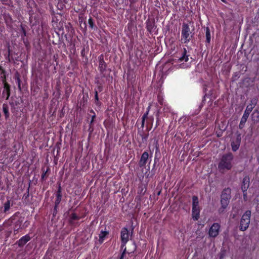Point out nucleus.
I'll return each mask as SVG.
<instances>
[{
	"instance_id": "9d476101",
	"label": "nucleus",
	"mask_w": 259,
	"mask_h": 259,
	"mask_svg": "<svg viewBox=\"0 0 259 259\" xmlns=\"http://www.w3.org/2000/svg\"><path fill=\"white\" fill-rule=\"evenodd\" d=\"M149 156V155L147 151H144L142 153L141 158L138 162V165L139 167H143L146 165Z\"/></svg>"
},
{
	"instance_id": "13d9d810",
	"label": "nucleus",
	"mask_w": 259,
	"mask_h": 259,
	"mask_svg": "<svg viewBox=\"0 0 259 259\" xmlns=\"http://www.w3.org/2000/svg\"><path fill=\"white\" fill-rule=\"evenodd\" d=\"M152 152H151V157L152 156Z\"/></svg>"
},
{
	"instance_id": "3c124183",
	"label": "nucleus",
	"mask_w": 259,
	"mask_h": 259,
	"mask_svg": "<svg viewBox=\"0 0 259 259\" xmlns=\"http://www.w3.org/2000/svg\"><path fill=\"white\" fill-rule=\"evenodd\" d=\"M150 109H151V105L150 104V105L148 106V107L147 108L146 111H147V112H149V111H150Z\"/></svg>"
},
{
	"instance_id": "0eeeda50",
	"label": "nucleus",
	"mask_w": 259,
	"mask_h": 259,
	"mask_svg": "<svg viewBox=\"0 0 259 259\" xmlns=\"http://www.w3.org/2000/svg\"><path fill=\"white\" fill-rule=\"evenodd\" d=\"M128 231L126 228H123L121 231V248L125 246V244L128 240Z\"/></svg>"
},
{
	"instance_id": "c03bdc74",
	"label": "nucleus",
	"mask_w": 259,
	"mask_h": 259,
	"mask_svg": "<svg viewBox=\"0 0 259 259\" xmlns=\"http://www.w3.org/2000/svg\"><path fill=\"white\" fill-rule=\"evenodd\" d=\"M125 252H126V247H124L123 251V252L121 255V256L120 257V259H123V257H124V254L125 253Z\"/></svg>"
},
{
	"instance_id": "ea45409f",
	"label": "nucleus",
	"mask_w": 259,
	"mask_h": 259,
	"mask_svg": "<svg viewBox=\"0 0 259 259\" xmlns=\"http://www.w3.org/2000/svg\"><path fill=\"white\" fill-rule=\"evenodd\" d=\"M88 131L89 132V137H90L94 131L93 125H89V127L88 130Z\"/></svg>"
},
{
	"instance_id": "5701e85b",
	"label": "nucleus",
	"mask_w": 259,
	"mask_h": 259,
	"mask_svg": "<svg viewBox=\"0 0 259 259\" xmlns=\"http://www.w3.org/2000/svg\"><path fill=\"white\" fill-rule=\"evenodd\" d=\"M257 101L258 99L257 97H254L252 98L250 101V103L247 106H249V107H251V108L253 109L256 105L257 103Z\"/></svg>"
},
{
	"instance_id": "ddd939ff",
	"label": "nucleus",
	"mask_w": 259,
	"mask_h": 259,
	"mask_svg": "<svg viewBox=\"0 0 259 259\" xmlns=\"http://www.w3.org/2000/svg\"><path fill=\"white\" fill-rule=\"evenodd\" d=\"M250 185V178L248 176H245L242 179L241 184L242 190L247 191Z\"/></svg>"
},
{
	"instance_id": "4d7b16f0",
	"label": "nucleus",
	"mask_w": 259,
	"mask_h": 259,
	"mask_svg": "<svg viewBox=\"0 0 259 259\" xmlns=\"http://www.w3.org/2000/svg\"><path fill=\"white\" fill-rule=\"evenodd\" d=\"M136 249V246L134 245V250H135Z\"/></svg>"
},
{
	"instance_id": "37998d69",
	"label": "nucleus",
	"mask_w": 259,
	"mask_h": 259,
	"mask_svg": "<svg viewBox=\"0 0 259 259\" xmlns=\"http://www.w3.org/2000/svg\"><path fill=\"white\" fill-rule=\"evenodd\" d=\"M10 49H8V53L7 55H6V59L7 60H8L9 62H10Z\"/></svg>"
},
{
	"instance_id": "a211bd4d",
	"label": "nucleus",
	"mask_w": 259,
	"mask_h": 259,
	"mask_svg": "<svg viewBox=\"0 0 259 259\" xmlns=\"http://www.w3.org/2000/svg\"><path fill=\"white\" fill-rule=\"evenodd\" d=\"M3 111L5 115V119L7 120L10 117L9 108L7 103H4L2 105Z\"/></svg>"
},
{
	"instance_id": "a878e982",
	"label": "nucleus",
	"mask_w": 259,
	"mask_h": 259,
	"mask_svg": "<svg viewBox=\"0 0 259 259\" xmlns=\"http://www.w3.org/2000/svg\"><path fill=\"white\" fill-rule=\"evenodd\" d=\"M15 77V79H16V82L18 85V87L19 90H21V79L20 77V75L18 73H17L16 74Z\"/></svg>"
},
{
	"instance_id": "39448f33",
	"label": "nucleus",
	"mask_w": 259,
	"mask_h": 259,
	"mask_svg": "<svg viewBox=\"0 0 259 259\" xmlns=\"http://www.w3.org/2000/svg\"><path fill=\"white\" fill-rule=\"evenodd\" d=\"M55 196L56 199L55 201L54 210H57L58 205L60 203L62 198V189L60 183L58 184V189L55 193Z\"/></svg>"
},
{
	"instance_id": "412c9836",
	"label": "nucleus",
	"mask_w": 259,
	"mask_h": 259,
	"mask_svg": "<svg viewBox=\"0 0 259 259\" xmlns=\"http://www.w3.org/2000/svg\"><path fill=\"white\" fill-rule=\"evenodd\" d=\"M205 36H206V45L207 44L209 45L210 42L211 40V34H210V30L208 27H207L205 28Z\"/></svg>"
},
{
	"instance_id": "4c0bfd02",
	"label": "nucleus",
	"mask_w": 259,
	"mask_h": 259,
	"mask_svg": "<svg viewBox=\"0 0 259 259\" xmlns=\"http://www.w3.org/2000/svg\"><path fill=\"white\" fill-rule=\"evenodd\" d=\"M149 134H141V136L142 138V140L143 142H146L148 138Z\"/></svg>"
},
{
	"instance_id": "c85d7f7f",
	"label": "nucleus",
	"mask_w": 259,
	"mask_h": 259,
	"mask_svg": "<svg viewBox=\"0 0 259 259\" xmlns=\"http://www.w3.org/2000/svg\"><path fill=\"white\" fill-rule=\"evenodd\" d=\"M41 170L43 171V172L41 176V180L42 181H44L46 178L47 174L50 170V168L49 167H48V168H47V170L46 171H45V170L44 169V168H42Z\"/></svg>"
},
{
	"instance_id": "6e6552de",
	"label": "nucleus",
	"mask_w": 259,
	"mask_h": 259,
	"mask_svg": "<svg viewBox=\"0 0 259 259\" xmlns=\"http://www.w3.org/2000/svg\"><path fill=\"white\" fill-rule=\"evenodd\" d=\"M147 191V184H145L143 183H140L138 184L137 194L138 196L136 198L139 197V199L140 200L141 198L144 196Z\"/></svg>"
},
{
	"instance_id": "09e8293b",
	"label": "nucleus",
	"mask_w": 259,
	"mask_h": 259,
	"mask_svg": "<svg viewBox=\"0 0 259 259\" xmlns=\"http://www.w3.org/2000/svg\"><path fill=\"white\" fill-rule=\"evenodd\" d=\"M147 118V116L143 114L142 117V120H145Z\"/></svg>"
},
{
	"instance_id": "58836bf2",
	"label": "nucleus",
	"mask_w": 259,
	"mask_h": 259,
	"mask_svg": "<svg viewBox=\"0 0 259 259\" xmlns=\"http://www.w3.org/2000/svg\"><path fill=\"white\" fill-rule=\"evenodd\" d=\"M154 144L156 149V153H157L159 151V144L158 140H155Z\"/></svg>"
},
{
	"instance_id": "cd10ccee",
	"label": "nucleus",
	"mask_w": 259,
	"mask_h": 259,
	"mask_svg": "<svg viewBox=\"0 0 259 259\" xmlns=\"http://www.w3.org/2000/svg\"><path fill=\"white\" fill-rule=\"evenodd\" d=\"M95 103L97 105H100L101 104V103L99 101L98 91L96 90V89H95Z\"/></svg>"
},
{
	"instance_id": "f8f14e48",
	"label": "nucleus",
	"mask_w": 259,
	"mask_h": 259,
	"mask_svg": "<svg viewBox=\"0 0 259 259\" xmlns=\"http://www.w3.org/2000/svg\"><path fill=\"white\" fill-rule=\"evenodd\" d=\"M241 143V137L238 135L235 141L231 142V145L233 151H236L239 148Z\"/></svg>"
},
{
	"instance_id": "2f4dec72",
	"label": "nucleus",
	"mask_w": 259,
	"mask_h": 259,
	"mask_svg": "<svg viewBox=\"0 0 259 259\" xmlns=\"http://www.w3.org/2000/svg\"><path fill=\"white\" fill-rule=\"evenodd\" d=\"M157 100L160 105H163L164 104V99L160 94H158L157 95Z\"/></svg>"
},
{
	"instance_id": "f3484780",
	"label": "nucleus",
	"mask_w": 259,
	"mask_h": 259,
	"mask_svg": "<svg viewBox=\"0 0 259 259\" xmlns=\"http://www.w3.org/2000/svg\"><path fill=\"white\" fill-rule=\"evenodd\" d=\"M189 55L187 54V51L185 48H183L182 56L179 58L180 62H187L189 60Z\"/></svg>"
},
{
	"instance_id": "7c9ffc66",
	"label": "nucleus",
	"mask_w": 259,
	"mask_h": 259,
	"mask_svg": "<svg viewBox=\"0 0 259 259\" xmlns=\"http://www.w3.org/2000/svg\"><path fill=\"white\" fill-rule=\"evenodd\" d=\"M95 83L99 84L97 87V90L98 91V92H101L103 91V85H102V84L100 82V81L97 79L96 81H95Z\"/></svg>"
},
{
	"instance_id": "bf43d9fd",
	"label": "nucleus",
	"mask_w": 259,
	"mask_h": 259,
	"mask_svg": "<svg viewBox=\"0 0 259 259\" xmlns=\"http://www.w3.org/2000/svg\"><path fill=\"white\" fill-rule=\"evenodd\" d=\"M99 78L98 77H96V79L97 80V79H98Z\"/></svg>"
},
{
	"instance_id": "8fccbe9b",
	"label": "nucleus",
	"mask_w": 259,
	"mask_h": 259,
	"mask_svg": "<svg viewBox=\"0 0 259 259\" xmlns=\"http://www.w3.org/2000/svg\"><path fill=\"white\" fill-rule=\"evenodd\" d=\"M84 51H85L84 49H83L81 50V56H82V57H83V56H84Z\"/></svg>"
},
{
	"instance_id": "e433bc0d",
	"label": "nucleus",
	"mask_w": 259,
	"mask_h": 259,
	"mask_svg": "<svg viewBox=\"0 0 259 259\" xmlns=\"http://www.w3.org/2000/svg\"><path fill=\"white\" fill-rule=\"evenodd\" d=\"M246 120L243 119L242 118L241 119L240 122L239 124V128L240 129H242L245 125V123H246Z\"/></svg>"
},
{
	"instance_id": "b1692460",
	"label": "nucleus",
	"mask_w": 259,
	"mask_h": 259,
	"mask_svg": "<svg viewBox=\"0 0 259 259\" xmlns=\"http://www.w3.org/2000/svg\"><path fill=\"white\" fill-rule=\"evenodd\" d=\"M20 109V107H11V110L12 113L13 114V115L16 117H18L19 111Z\"/></svg>"
},
{
	"instance_id": "2eb2a0df",
	"label": "nucleus",
	"mask_w": 259,
	"mask_h": 259,
	"mask_svg": "<svg viewBox=\"0 0 259 259\" xmlns=\"http://www.w3.org/2000/svg\"><path fill=\"white\" fill-rule=\"evenodd\" d=\"M199 199L198 196L194 195L192 196V210H200L199 206Z\"/></svg>"
},
{
	"instance_id": "603ef678",
	"label": "nucleus",
	"mask_w": 259,
	"mask_h": 259,
	"mask_svg": "<svg viewBox=\"0 0 259 259\" xmlns=\"http://www.w3.org/2000/svg\"><path fill=\"white\" fill-rule=\"evenodd\" d=\"M0 71H2V73H4V69L3 68L2 66L0 65Z\"/></svg>"
},
{
	"instance_id": "5fc2aeb1",
	"label": "nucleus",
	"mask_w": 259,
	"mask_h": 259,
	"mask_svg": "<svg viewBox=\"0 0 259 259\" xmlns=\"http://www.w3.org/2000/svg\"><path fill=\"white\" fill-rule=\"evenodd\" d=\"M222 2H223L224 3H227V1L226 0H221Z\"/></svg>"
},
{
	"instance_id": "de8ad7c7",
	"label": "nucleus",
	"mask_w": 259,
	"mask_h": 259,
	"mask_svg": "<svg viewBox=\"0 0 259 259\" xmlns=\"http://www.w3.org/2000/svg\"><path fill=\"white\" fill-rule=\"evenodd\" d=\"M61 2H63L65 4H67L70 0H60Z\"/></svg>"
},
{
	"instance_id": "49530a36",
	"label": "nucleus",
	"mask_w": 259,
	"mask_h": 259,
	"mask_svg": "<svg viewBox=\"0 0 259 259\" xmlns=\"http://www.w3.org/2000/svg\"><path fill=\"white\" fill-rule=\"evenodd\" d=\"M145 120H142V121H141V128H143L144 127V125H145Z\"/></svg>"
},
{
	"instance_id": "473e14b6",
	"label": "nucleus",
	"mask_w": 259,
	"mask_h": 259,
	"mask_svg": "<svg viewBox=\"0 0 259 259\" xmlns=\"http://www.w3.org/2000/svg\"><path fill=\"white\" fill-rule=\"evenodd\" d=\"M199 212L200 211H192V218L194 220L196 221L198 220L200 216Z\"/></svg>"
},
{
	"instance_id": "f257e3e1",
	"label": "nucleus",
	"mask_w": 259,
	"mask_h": 259,
	"mask_svg": "<svg viewBox=\"0 0 259 259\" xmlns=\"http://www.w3.org/2000/svg\"><path fill=\"white\" fill-rule=\"evenodd\" d=\"M195 35L194 26L190 27L188 23H183L182 26L181 42L182 44H188L192 40Z\"/></svg>"
},
{
	"instance_id": "bb28decb",
	"label": "nucleus",
	"mask_w": 259,
	"mask_h": 259,
	"mask_svg": "<svg viewBox=\"0 0 259 259\" xmlns=\"http://www.w3.org/2000/svg\"><path fill=\"white\" fill-rule=\"evenodd\" d=\"M90 113H91V120L90 122V125H93V123L95 121V119L96 117V114L95 111L93 109H91L90 111Z\"/></svg>"
},
{
	"instance_id": "c756f323",
	"label": "nucleus",
	"mask_w": 259,
	"mask_h": 259,
	"mask_svg": "<svg viewBox=\"0 0 259 259\" xmlns=\"http://www.w3.org/2000/svg\"><path fill=\"white\" fill-rule=\"evenodd\" d=\"M0 75H1V78L2 79V82H3V84L5 83H8L6 81V71L5 69H4V73H2V71H1Z\"/></svg>"
},
{
	"instance_id": "4be33fe9",
	"label": "nucleus",
	"mask_w": 259,
	"mask_h": 259,
	"mask_svg": "<svg viewBox=\"0 0 259 259\" xmlns=\"http://www.w3.org/2000/svg\"><path fill=\"white\" fill-rule=\"evenodd\" d=\"M161 188L159 187H157L155 190L154 191L152 196L150 197H153L155 200H157L158 199V196L160 195L161 193Z\"/></svg>"
},
{
	"instance_id": "423d86ee",
	"label": "nucleus",
	"mask_w": 259,
	"mask_h": 259,
	"mask_svg": "<svg viewBox=\"0 0 259 259\" xmlns=\"http://www.w3.org/2000/svg\"><path fill=\"white\" fill-rule=\"evenodd\" d=\"M220 225L218 223H214L209 229L208 234L210 237H215L219 233Z\"/></svg>"
},
{
	"instance_id": "864d4df0",
	"label": "nucleus",
	"mask_w": 259,
	"mask_h": 259,
	"mask_svg": "<svg viewBox=\"0 0 259 259\" xmlns=\"http://www.w3.org/2000/svg\"><path fill=\"white\" fill-rule=\"evenodd\" d=\"M149 114V112L146 111L145 113H144V115H146L148 116Z\"/></svg>"
},
{
	"instance_id": "1a4fd4ad",
	"label": "nucleus",
	"mask_w": 259,
	"mask_h": 259,
	"mask_svg": "<svg viewBox=\"0 0 259 259\" xmlns=\"http://www.w3.org/2000/svg\"><path fill=\"white\" fill-rule=\"evenodd\" d=\"M11 95V86L8 83H3V90L2 92V97L6 100L9 99Z\"/></svg>"
},
{
	"instance_id": "dca6fc26",
	"label": "nucleus",
	"mask_w": 259,
	"mask_h": 259,
	"mask_svg": "<svg viewBox=\"0 0 259 259\" xmlns=\"http://www.w3.org/2000/svg\"><path fill=\"white\" fill-rule=\"evenodd\" d=\"M107 68V64L105 61L99 62V70L102 74V77H107L104 74Z\"/></svg>"
},
{
	"instance_id": "f704fd0d",
	"label": "nucleus",
	"mask_w": 259,
	"mask_h": 259,
	"mask_svg": "<svg viewBox=\"0 0 259 259\" xmlns=\"http://www.w3.org/2000/svg\"><path fill=\"white\" fill-rule=\"evenodd\" d=\"M89 24L90 27L92 29H94L95 27L94 24V20L92 17H90L88 20Z\"/></svg>"
},
{
	"instance_id": "a18cd8bd",
	"label": "nucleus",
	"mask_w": 259,
	"mask_h": 259,
	"mask_svg": "<svg viewBox=\"0 0 259 259\" xmlns=\"http://www.w3.org/2000/svg\"><path fill=\"white\" fill-rule=\"evenodd\" d=\"M21 29L22 30L24 36H26V31L25 29L22 26Z\"/></svg>"
},
{
	"instance_id": "c9c22d12",
	"label": "nucleus",
	"mask_w": 259,
	"mask_h": 259,
	"mask_svg": "<svg viewBox=\"0 0 259 259\" xmlns=\"http://www.w3.org/2000/svg\"><path fill=\"white\" fill-rule=\"evenodd\" d=\"M9 104L11 107H12V105L13 107H19L20 103L19 101H15V102H10Z\"/></svg>"
},
{
	"instance_id": "4468645a",
	"label": "nucleus",
	"mask_w": 259,
	"mask_h": 259,
	"mask_svg": "<svg viewBox=\"0 0 259 259\" xmlns=\"http://www.w3.org/2000/svg\"><path fill=\"white\" fill-rule=\"evenodd\" d=\"M30 239L31 237L28 234H27L21 237L18 241L16 242V244H17L19 247H22L25 245Z\"/></svg>"
},
{
	"instance_id": "f03ea898",
	"label": "nucleus",
	"mask_w": 259,
	"mask_h": 259,
	"mask_svg": "<svg viewBox=\"0 0 259 259\" xmlns=\"http://www.w3.org/2000/svg\"><path fill=\"white\" fill-rule=\"evenodd\" d=\"M233 158L234 156L231 152L223 154L218 164V168L220 171L230 170L233 166L232 161Z\"/></svg>"
},
{
	"instance_id": "72a5a7b5",
	"label": "nucleus",
	"mask_w": 259,
	"mask_h": 259,
	"mask_svg": "<svg viewBox=\"0 0 259 259\" xmlns=\"http://www.w3.org/2000/svg\"><path fill=\"white\" fill-rule=\"evenodd\" d=\"M11 202L10 200H8L7 202L4 203V210H9L10 208Z\"/></svg>"
},
{
	"instance_id": "7ed1b4c3",
	"label": "nucleus",
	"mask_w": 259,
	"mask_h": 259,
	"mask_svg": "<svg viewBox=\"0 0 259 259\" xmlns=\"http://www.w3.org/2000/svg\"><path fill=\"white\" fill-rule=\"evenodd\" d=\"M231 198V189L226 188L223 189L221 195V204L223 209H226Z\"/></svg>"
},
{
	"instance_id": "aec40b11",
	"label": "nucleus",
	"mask_w": 259,
	"mask_h": 259,
	"mask_svg": "<svg viewBox=\"0 0 259 259\" xmlns=\"http://www.w3.org/2000/svg\"><path fill=\"white\" fill-rule=\"evenodd\" d=\"M253 109L251 107L247 106L241 118L247 121L250 112Z\"/></svg>"
},
{
	"instance_id": "79ce46f5",
	"label": "nucleus",
	"mask_w": 259,
	"mask_h": 259,
	"mask_svg": "<svg viewBox=\"0 0 259 259\" xmlns=\"http://www.w3.org/2000/svg\"><path fill=\"white\" fill-rule=\"evenodd\" d=\"M98 60H99V62H103V61H104V55L103 54H101L99 57H98Z\"/></svg>"
},
{
	"instance_id": "9b49d317",
	"label": "nucleus",
	"mask_w": 259,
	"mask_h": 259,
	"mask_svg": "<svg viewBox=\"0 0 259 259\" xmlns=\"http://www.w3.org/2000/svg\"><path fill=\"white\" fill-rule=\"evenodd\" d=\"M146 27L147 31L151 33L156 28L157 26L155 25V20L154 19L152 20L148 19L146 22Z\"/></svg>"
},
{
	"instance_id": "393cba45",
	"label": "nucleus",
	"mask_w": 259,
	"mask_h": 259,
	"mask_svg": "<svg viewBox=\"0 0 259 259\" xmlns=\"http://www.w3.org/2000/svg\"><path fill=\"white\" fill-rule=\"evenodd\" d=\"M109 234L108 232L107 231H102L99 234V242L102 243L104 240L105 237Z\"/></svg>"
},
{
	"instance_id": "a19ab883",
	"label": "nucleus",
	"mask_w": 259,
	"mask_h": 259,
	"mask_svg": "<svg viewBox=\"0 0 259 259\" xmlns=\"http://www.w3.org/2000/svg\"><path fill=\"white\" fill-rule=\"evenodd\" d=\"M243 192V199L244 201L247 200V191L242 190Z\"/></svg>"
},
{
	"instance_id": "6ab92c4d",
	"label": "nucleus",
	"mask_w": 259,
	"mask_h": 259,
	"mask_svg": "<svg viewBox=\"0 0 259 259\" xmlns=\"http://www.w3.org/2000/svg\"><path fill=\"white\" fill-rule=\"evenodd\" d=\"M80 217L77 215L75 213H72L69 219V223L71 225H74L75 224V221L77 220H79Z\"/></svg>"
},
{
	"instance_id": "20e7f679",
	"label": "nucleus",
	"mask_w": 259,
	"mask_h": 259,
	"mask_svg": "<svg viewBox=\"0 0 259 259\" xmlns=\"http://www.w3.org/2000/svg\"><path fill=\"white\" fill-rule=\"evenodd\" d=\"M251 211H245L242 215L239 226V229L244 231L247 229L250 222V216Z\"/></svg>"
},
{
	"instance_id": "6e6d98bb",
	"label": "nucleus",
	"mask_w": 259,
	"mask_h": 259,
	"mask_svg": "<svg viewBox=\"0 0 259 259\" xmlns=\"http://www.w3.org/2000/svg\"><path fill=\"white\" fill-rule=\"evenodd\" d=\"M29 195V189H28V191H27V196Z\"/></svg>"
}]
</instances>
